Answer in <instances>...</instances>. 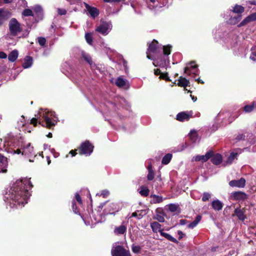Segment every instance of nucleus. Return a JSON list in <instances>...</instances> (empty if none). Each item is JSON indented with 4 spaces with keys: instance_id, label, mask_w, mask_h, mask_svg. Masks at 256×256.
Segmentation results:
<instances>
[{
    "instance_id": "8fccbe9b",
    "label": "nucleus",
    "mask_w": 256,
    "mask_h": 256,
    "mask_svg": "<svg viewBox=\"0 0 256 256\" xmlns=\"http://www.w3.org/2000/svg\"><path fill=\"white\" fill-rule=\"evenodd\" d=\"M72 208L75 214L78 213V211L77 210V208L76 206V202H75L74 200H73L72 202Z\"/></svg>"
},
{
    "instance_id": "c85d7f7f",
    "label": "nucleus",
    "mask_w": 256,
    "mask_h": 256,
    "mask_svg": "<svg viewBox=\"0 0 256 256\" xmlns=\"http://www.w3.org/2000/svg\"><path fill=\"white\" fill-rule=\"evenodd\" d=\"M212 208L216 210H222V203L218 200H216L212 202Z\"/></svg>"
},
{
    "instance_id": "72a5a7b5",
    "label": "nucleus",
    "mask_w": 256,
    "mask_h": 256,
    "mask_svg": "<svg viewBox=\"0 0 256 256\" xmlns=\"http://www.w3.org/2000/svg\"><path fill=\"white\" fill-rule=\"evenodd\" d=\"M139 192L142 196H146L149 194V190L145 186H141Z\"/></svg>"
},
{
    "instance_id": "de8ad7c7",
    "label": "nucleus",
    "mask_w": 256,
    "mask_h": 256,
    "mask_svg": "<svg viewBox=\"0 0 256 256\" xmlns=\"http://www.w3.org/2000/svg\"><path fill=\"white\" fill-rule=\"evenodd\" d=\"M109 192L108 190H103L101 192L100 194H98L100 196H102L103 198H106L109 195Z\"/></svg>"
},
{
    "instance_id": "a19ab883",
    "label": "nucleus",
    "mask_w": 256,
    "mask_h": 256,
    "mask_svg": "<svg viewBox=\"0 0 256 256\" xmlns=\"http://www.w3.org/2000/svg\"><path fill=\"white\" fill-rule=\"evenodd\" d=\"M254 108V105H247L244 107V110L246 112H251Z\"/></svg>"
},
{
    "instance_id": "5701e85b",
    "label": "nucleus",
    "mask_w": 256,
    "mask_h": 256,
    "mask_svg": "<svg viewBox=\"0 0 256 256\" xmlns=\"http://www.w3.org/2000/svg\"><path fill=\"white\" fill-rule=\"evenodd\" d=\"M222 161V157L220 154H217L214 155L212 158V162L218 165L221 163Z\"/></svg>"
},
{
    "instance_id": "a18cd8bd",
    "label": "nucleus",
    "mask_w": 256,
    "mask_h": 256,
    "mask_svg": "<svg viewBox=\"0 0 256 256\" xmlns=\"http://www.w3.org/2000/svg\"><path fill=\"white\" fill-rule=\"evenodd\" d=\"M111 206L112 208V210L115 212H118L121 209L120 207L118 206V204H112Z\"/></svg>"
},
{
    "instance_id": "412c9836",
    "label": "nucleus",
    "mask_w": 256,
    "mask_h": 256,
    "mask_svg": "<svg viewBox=\"0 0 256 256\" xmlns=\"http://www.w3.org/2000/svg\"><path fill=\"white\" fill-rule=\"evenodd\" d=\"M126 230V228L124 225H120L119 226L116 227L114 230V233L116 235L123 234Z\"/></svg>"
},
{
    "instance_id": "680f3d73",
    "label": "nucleus",
    "mask_w": 256,
    "mask_h": 256,
    "mask_svg": "<svg viewBox=\"0 0 256 256\" xmlns=\"http://www.w3.org/2000/svg\"><path fill=\"white\" fill-rule=\"evenodd\" d=\"M70 154H72V156H76V151L72 150L70 151Z\"/></svg>"
},
{
    "instance_id": "cd10ccee",
    "label": "nucleus",
    "mask_w": 256,
    "mask_h": 256,
    "mask_svg": "<svg viewBox=\"0 0 256 256\" xmlns=\"http://www.w3.org/2000/svg\"><path fill=\"white\" fill-rule=\"evenodd\" d=\"M18 52L16 50H12L8 55V60L12 62H14L18 58Z\"/></svg>"
},
{
    "instance_id": "c756f323",
    "label": "nucleus",
    "mask_w": 256,
    "mask_h": 256,
    "mask_svg": "<svg viewBox=\"0 0 256 256\" xmlns=\"http://www.w3.org/2000/svg\"><path fill=\"white\" fill-rule=\"evenodd\" d=\"M160 234L162 236L166 238L167 240H169L170 241L176 244L178 243V241L170 234H167L166 232H164L162 231L160 232Z\"/></svg>"
},
{
    "instance_id": "4d7b16f0",
    "label": "nucleus",
    "mask_w": 256,
    "mask_h": 256,
    "mask_svg": "<svg viewBox=\"0 0 256 256\" xmlns=\"http://www.w3.org/2000/svg\"><path fill=\"white\" fill-rule=\"evenodd\" d=\"M121 0H104V1L106 2H120Z\"/></svg>"
},
{
    "instance_id": "b1692460",
    "label": "nucleus",
    "mask_w": 256,
    "mask_h": 256,
    "mask_svg": "<svg viewBox=\"0 0 256 256\" xmlns=\"http://www.w3.org/2000/svg\"><path fill=\"white\" fill-rule=\"evenodd\" d=\"M32 64V59L30 56H26L24 60V62L22 64V66L24 68H30Z\"/></svg>"
},
{
    "instance_id": "a211bd4d",
    "label": "nucleus",
    "mask_w": 256,
    "mask_h": 256,
    "mask_svg": "<svg viewBox=\"0 0 256 256\" xmlns=\"http://www.w3.org/2000/svg\"><path fill=\"white\" fill-rule=\"evenodd\" d=\"M116 86L120 88H127L128 87L127 81L120 77L118 78L116 80Z\"/></svg>"
},
{
    "instance_id": "4468645a",
    "label": "nucleus",
    "mask_w": 256,
    "mask_h": 256,
    "mask_svg": "<svg viewBox=\"0 0 256 256\" xmlns=\"http://www.w3.org/2000/svg\"><path fill=\"white\" fill-rule=\"evenodd\" d=\"M256 20V12L252 14H251L246 18L238 25V27H242L247 24Z\"/></svg>"
},
{
    "instance_id": "13d9d810",
    "label": "nucleus",
    "mask_w": 256,
    "mask_h": 256,
    "mask_svg": "<svg viewBox=\"0 0 256 256\" xmlns=\"http://www.w3.org/2000/svg\"><path fill=\"white\" fill-rule=\"evenodd\" d=\"M34 10L36 12H40L42 10V8L40 6H36Z\"/></svg>"
},
{
    "instance_id": "e2e57ef3",
    "label": "nucleus",
    "mask_w": 256,
    "mask_h": 256,
    "mask_svg": "<svg viewBox=\"0 0 256 256\" xmlns=\"http://www.w3.org/2000/svg\"><path fill=\"white\" fill-rule=\"evenodd\" d=\"M190 96H191L192 99L193 100V102H196V100H197L196 97V96H192V95H190Z\"/></svg>"
},
{
    "instance_id": "f3484780",
    "label": "nucleus",
    "mask_w": 256,
    "mask_h": 256,
    "mask_svg": "<svg viewBox=\"0 0 256 256\" xmlns=\"http://www.w3.org/2000/svg\"><path fill=\"white\" fill-rule=\"evenodd\" d=\"M7 166V158L0 154V172H6Z\"/></svg>"
},
{
    "instance_id": "ea45409f",
    "label": "nucleus",
    "mask_w": 256,
    "mask_h": 256,
    "mask_svg": "<svg viewBox=\"0 0 256 256\" xmlns=\"http://www.w3.org/2000/svg\"><path fill=\"white\" fill-rule=\"evenodd\" d=\"M140 212L138 210V212H133L132 214V216L129 218H130L132 217H136L138 220L140 219L141 218H142V215L140 213Z\"/></svg>"
},
{
    "instance_id": "dca6fc26",
    "label": "nucleus",
    "mask_w": 256,
    "mask_h": 256,
    "mask_svg": "<svg viewBox=\"0 0 256 256\" xmlns=\"http://www.w3.org/2000/svg\"><path fill=\"white\" fill-rule=\"evenodd\" d=\"M192 116V112H183L178 113L176 116V120L180 122H184L189 120Z\"/></svg>"
},
{
    "instance_id": "603ef678",
    "label": "nucleus",
    "mask_w": 256,
    "mask_h": 256,
    "mask_svg": "<svg viewBox=\"0 0 256 256\" xmlns=\"http://www.w3.org/2000/svg\"><path fill=\"white\" fill-rule=\"evenodd\" d=\"M156 219L159 222H164V218L162 216H158Z\"/></svg>"
},
{
    "instance_id": "5fc2aeb1",
    "label": "nucleus",
    "mask_w": 256,
    "mask_h": 256,
    "mask_svg": "<svg viewBox=\"0 0 256 256\" xmlns=\"http://www.w3.org/2000/svg\"><path fill=\"white\" fill-rule=\"evenodd\" d=\"M250 58L254 62H256V53H252L250 56Z\"/></svg>"
},
{
    "instance_id": "f257e3e1",
    "label": "nucleus",
    "mask_w": 256,
    "mask_h": 256,
    "mask_svg": "<svg viewBox=\"0 0 256 256\" xmlns=\"http://www.w3.org/2000/svg\"><path fill=\"white\" fill-rule=\"evenodd\" d=\"M32 187L30 178H26L16 180L9 191L10 198L17 202L19 206H24L30 196L29 190Z\"/></svg>"
},
{
    "instance_id": "4c0bfd02",
    "label": "nucleus",
    "mask_w": 256,
    "mask_h": 256,
    "mask_svg": "<svg viewBox=\"0 0 256 256\" xmlns=\"http://www.w3.org/2000/svg\"><path fill=\"white\" fill-rule=\"evenodd\" d=\"M85 38L86 40V42L89 44H92V34L90 33H86L85 34Z\"/></svg>"
},
{
    "instance_id": "338daca9",
    "label": "nucleus",
    "mask_w": 256,
    "mask_h": 256,
    "mask_svg": "<svg viewBox=\"0 0 256 256\" xmlns=\"http://www.w3.org/2000/svg\"><path fill=\"white\" fill-rule=\"evenodd\" d=\"M148 8L150 10H152L153 8H154V6L151 5V4L148 5Z\"/></svg>"
},
{
    "instance_id": "774afa93",
    "label": "nucleus",
    "mask_w": 256,
    "mask_h": 256,
    "mask_svg": "<svg viewBox=\"0 0 256 256\" xmlns=\"http://www.w3.org/2000/svg\"><path fill=\"white\" fill-rule=\"evenodd\" d=\"M4 1L6 4H8V3L10 2V0H4Z\"/></svg>"
},
{
    "instance_id": "4be33fe9",
    "label": "nucleus",
    "mask_w": 256,
    "mask_h": 256,
    "mask_svg": "<svg viewBox=\"0 0 256 256\" xmlns=\"http://www.w3.org/2000/svg\"><path fill=\"white\" fill-rule=\"evenodd\" d=\"M150 227L154 232H162L161 230V225L156 222H154L150 224Z\"/></svg>"
},
{
    "instance_id": "1a4fd4ad",
    "label": "nucleus",
    "mask_w": 256,
    "mask_h": 256,
    "mask_svg": "<svg viewBox=\"0 0 256 256\" xmlns=\"http://www.w3.org/2000/svg\"><path fill=\"white\" fill-rule=\"evenodd\" d=\"M212 152L209 151L204 155H198L194 156L192 158V161H201L204 162L207 161L210 157L212 156Z\"/></svg>"
},
{
    "instance_id": "20e7f679",
    "label": "nucleus",
    "mask_w": 256,
    "mask_h": 256,
    "mask_svg": "<svg viewBox=\"0 0 256 256\" xmlns=\"http://www.w3.org/2000/svg\"><path fill=\"white\" fill-rule=\"evenodd\" d=\"M4 146L5 147V150L10 153L14 154H20L22 153V155L28 157L32 156H36L34 148L29 142H24L22 143L20 148L15 149L16 146H15L12 140H8L5 142Z\"/></svg>"
},
{
    "instance_id": "2eb2a0df",
    "label": "nucleus",
    "mask_w": 256,
    "mask_h": 256,
    "mask_svg": "<svg viewBox=\"0 0 256 256\" xmlns=\"http://www.w3.org/2000/svg\"><path fill=\"white\" fill-rule=\"evenodd\" d=\"M11 16V14L3 9L0 8V26Z\"/></svg>"
},
{
    "instance_id": "39448f33",
    "label": "nucleus",
    "mask_w": 256,
    "mask_h": 256,
    "mask_svg": "<svg viewBox=\"0 0 256 256\" xmlns=\"http://www.w3.org/2000/svg\"><path fill=\"white\" fill-rule=\"evenodd\" d=\"M10 34L12 36H16L22 31L20 23L15 18H12L8 24Z\"/></svg>"
},
{
    "instance_id": "473e14b6",
    "label": "nucleus",
    "mask_w": 256,
    "mask_h": 256,
    "mask_svg": "<svg viewBox=\"0 0 256 256\" xmlns=\"http://www.w3.org/2000/svg\"><path fill=\"white\" fill-rule=\"evenodd\" d=\"M237 156L238 153L234 152H232L228 158V160L226 162L227 164H231Z\"/></svg>"
},
{
    "instance_id": "0e129e2a",
    "label": "nucleus",
    "mask_w": 256,
    "mask_h": 256,
    "mask_svg": "<svg viewBox=\"0 0 256 256\" xmlns=\"http://www.w3.org/2000/svg\"><path fill=\"white\" fill-rule=\"evenodd\" d=\"M52 134L51 132H49V133L47 135V136H48V138H52Z\"/></svg>"
},
{
    "instance_id": "c03bdc74",
    "label": "nucleus",
    "mask_w": 256,
    "mask_h": 256,
    "mask_svg": "<svg viewBox=\"0 0 256 256\" xmlns=\"http://www.w3.org/2000/svg\"><path fill=\"white\" fill-rule=\"evenodd\" d=\"M168 208L170 212H174L177 210L178 206L174 204H170Z\"/></svg>"
},
{
    "instance_id": "bf43d9fd",
    "label": "nucleus",
    "mask_w": 256,
    "mask_h": 256,
    "mask_svg": "<svg viewBox=\"0 0 256 256\" xmlns=\"http://www.w3.org/2000/svg\"><path fill=\"white\" fill-rule=\"evenodd\" d=\"M248 4L252 5H256V0H250L248 2Z\"/></svg>"
},
{
    "instance_id": "aec40b11",
    "label": "nucleus",
    "mask_w": 256,
    "mask_h": 256,
    "mask_svg": "<svg viewBox=\"0 0 256 256\" xmlns=\"http://www.w3.org/2000/svg\"><path fill=\"white\" fill-rule=\"evenodd\" d=\"M81 54L84 60H86L91 66L92 68L95 66L94 64H93L92 58L89 54L85 52L84 51H82Z\"/></svg>"
},
{
    "instance_id": "7ed1b4c3",
    "label": "nucleus",
    "mask_w": 256,
    "mask_h": 256,
    "mask_svg": "<svg viewBox=\"0 0 256 256\" xmlns=\"http://www.w3.org/2000/svg\"><path fill=\"white\" fill-rule=\"evenodd\" d=\"M58 120V118L54 112L40 108L38 114L35 115V118L30 120V124L36 126L38 122L42 126L50 128L56 124Z\"/></svg>"
},
{
    "instance_id": "423d86ee",
    "label": "nucleus",
    "mask_w": 256,
    "mask_h": 256,
    "mask_svg": "<svg viewBox=\"0 0 256 256\" xmlns=\"http://www.w3.org/2000/svg\"><path fill=\"white\" fill-rule=\"evenodd\" d=\"M112 24L109 22H102L96 28V31L103 35H107L112 29Z\"/></svg>"
},
{
    "instance_id": "f03ea898",
    "label": "nucleus",
    "mask_w": 256,
    "mask_h": 256,
    "mask_svg": "<svg viewBox=\"0 0 256 256\" xmlns=\"http://www.w3.org/2000/svg\"><path fill=\"white\" fill-rule=\"evenodd\" d=\"M158 42L154 40L148 46L146 52V56L152 60L154 66L162 68L166 66L169 64L168 55L170 54L171 46L168 45L160 48Z\"/></svg>"
},
{
    "instance_id": "0eeeda50",
    "label": "nucleus",
    "mask_w": 256,
    "mask_h": 256,
    "mask_svg": "<svg viewBox=\"0 0 256 256\" xmlns=\"http://www.w3.org/2000/svg\"><path fill=\"white\" fill-rule=\"evenodd\" d=\"M94 146L89 142L86 141L82 144L80 148V154L89 156L93 151Z\"/></svg>"
},
{
    "instance_id": "6e6d98bb",
    "label": "nucleus",
    "mask_w": 256,
    "mask_h": 256,
    "mask_svg": "<svg viewBox=\"0 0 256 256\" xmlns=\"http://www.w3.org/2000/svg\"><path fill=\"white\" fill-rule=\"evenodd\" d=\"M178 234L179 236V238H178L179 240L182 239L183 238L184 236V233L182 231H180V230H178Z\"/></svg>"
},
{
    "instance_id": "bb28decb",
    "label": "nucleus",
    "mask_w": 256,
    "mask_h": 256,
    "mask_svg": "<svg viewBox=\"0 0 256 256\" xmlns=\"http://www.w3.org/2000/svg\"><path fill=\"white\" fill-rule=\"evenodd\" d=\"M202 219V216H197L195 220L192 222L190 223L188 225V228H193L196 227L197 224L199 223Z\"/></svg>"
},
{
    "instance_id": "09e8293b",
    "label": "nucleus",
    "mask_w": 256,
    "mask_h": 256,
    "mask_svg": "<svg viewBox=\"0 0 256 256\" xmlns=\"http://www.w3.org/2000/svg\"><path fill=\"white\" fill-rule=\"evenodd\" d=\"M58 12L60 16L65 15L66 14V10L64 8H58Z\"/></svg>"
},
{
    "instance_id": "2f4dec72",
    "label": "nucleus",
    "mask_w": 256,
    "mask_h": 256,
    "mask_svg": "<svg viewBox=\"0 0 256 256\" xmlns=\"http://www.w3.org/2000/svg\"><path fill=\"white\" fill-rule=\"evenodd\" d=\"M172 158V154H168L164 156L162 158V163L164 164H168Z\"/></svg>"
},
{
    "instance_id": "ddd939ff",
    "label": "nucleus",
    "mask_w": 256,
    "mask_h": 256,
    "mask_svg": "<svg viewBox=\"0 0 256 256\" xmlns=\"http://www.w3.org/2000/svg\"><path fill=\"white\" fill-rule=\"evenodd\" d=\"M84 4L88 14L92 17L95 18L98 15L99 10L96 8L92 7L86 2H84Z\"/></svg>"
},
{
    "instance_id": "6e6552de",
    "label": "nucleus",
    "mask_w": 256,
    "mask_h": 256,
    "mask_svg": "<svg viewBox=\"0 0 256 256\" xmlns=\"http://www.w3.org/2000/svg\"><path fill=\"white\" fill-rule=\"evenodd\" d=\"M112 256H130V252L120 246L113 248L112 250Z\"/></svg>"
},
{
    "instance_id": "e433bc0d",
    "label": "nucleus",
    "mask_w": 256,
    "mask_h": 256,
    "mask_svg": "<svg viewBox=\"0 0 256 256\" xmlns=\"http://www.w3.org/2000/svg\"><path fill=\"white\" fill-rule=\"evenodd\" d=\"M152 196V202L154 204L160 203L162 201V196H156L155 194Z\"/></svg>"
},
{
    "instance_id": "69168bd1",
    "label": "nucleus",
    "mask_w": 256,
    "mask_h": 256,
    "mask_svg": "<svg viewBox=\"0 0 256 256\" xmlns=\"http://www.w3.org/2000/svg\"><path fill=\"white\" fill-rule=\"evenodd\" d=\"M196 80L198 82H200L202 84L204 83V82L200 80V78L196 79Z\"/></svg>"
},
{
    "instance_id": "a878e982",
    "label": "nucleus",
    "mask_w": 256,
    "mask_h": 256,
    "mask_svg": "<svg viewBox=\"0 0 256 256\" xmlns=\"http://www.w3.org/2000/svg\"><path fill=\"white\" fill-rule=\"evenodd\" d=\"M189 84V80H186V78L182 76H180L178 80V85L182 87H186Z\"/></svg>"
},
{
    "instance_id": "c9c22d12",
    "label": "nucleus",
    "mask_w": 256,
    "mask_h": 256,
    "mask_svg": "<svg viewBox=\"0 0 256 256\" xmlns=\"http://www.w3.org/2000/svg\"><path fill=\"white\" fill-rule=\"evenodd\" d=\"M189 136L193 142H196L198 139L197 134L195 130H191L189 134Z\"/></svg>"
},
{
    "instance_id": "6ab92c4d",
    "label": "nucleus",
    "mask_w": 256,
    "mask_h": 256,
    "mask_svg": "<svg viewBox=\"0 0 256 256\" xmlns=\"http://www.w3.org/2000/svg\"><path fill=\"white\" fill-rule=\"evenodd\" d=\"M244 212L243 210L240 209V208H236L234 210V214L240 220H244L246 216L244 215Z\"/></svg>"
},
{
    "instance_id": "58836bf2",
    "label": "nucleus",
    "mask_w": 256,
    "mask_h": 256,
    "mask_svg": "<svg viewBox=\"0 0 256 256\" xmlns=\"http://www.w3.org/2000/svg\"><path fill=\"white\" fill-rule=\"evenodd\" d=\"M22 14L25 16H32L33 12L31 10L27 8L22 12Z\"/></svg>"
},
{
    "instance_id": "37998d69",
    "label": "nucleus",
    "mask_w": 256,
    "mask_h": 256,
    "mask_svg": "<svg viewBox=\"0 0 256 256\" xmlns=\"http://www.w3.org/2000/svg\"><path fill=\"white\" fill-rule=\"evenodd\" d=\"M38 40L40 45L42 46H44L46 42V40L44 38L42 37L38 38Z\"/></svg>"
},
{
    "instance_id": "3c124183",
    "label": "nucleus",
    "mask_w": 256,
    "mask_h": 256,
    "mask_svg": "<svg viewBox=\"0 0 256 256\" xmlns=\"http://www.w3.org/2000/svg\"><path fill=\"white\" fill-rule=\"evenodd\" d=\"M75 197H76V201L80 204H82V199H81V198L80 196L78 194L76 193V196H75Z\"/></svg>"
},
{
    "instance_id": "f704fd0d",
    "label": "nucleus",
    "mask_w": 256,
    "mask_h": 256,
    "mask_svg": "<svg viewBox=\"0 0 256 256\" xmlns=\"http://www.w3.org/2000/svg\"><path fill=\"white\" fill-rule=\"evenodd\" d=\"M244 8L240 5H236L232 11L235 13H242L244 12Z\"/></svg>"
},
{
    "instance_id": "9b49d317",
    "label": "nucleus",
    "mask_w": 256,
    "mask_h": 256,
    "mask_svg": "<svg viewBox=\"0 0 256 256\" xmlns=\"http://www.w3.org/2000/svg\"><path fill=\"white\" fill-rule=\"evenodd\" d=\"M231 198L236 200H244L247 198V195L244 192H236L231 194Z\"/></svg>"
},
{
    "instance_id": "79ce46f5",
    "label": "nucleus",
    "mask_w": 256,
    "mask_h": 256,
    "mask_svg": "<svg viewBox=\"0 0 256 256\" xmlns=\"http://www.w3.org/2000/svg\"><path fill=\"white\" fill-rule=\"evenodd\" d=\"M141 248L138 246H132V250L134 253L138 254L140 252Z\"/></svg>"
},
{
    "instance_id": "052dcab7",
    "label": "nucleus",
    "mask_w": 256,
    "mask_h": 256,
    "mask_svg": "<svg viewBox=\"0 0 256 256\" xmlns=\"http://www.w3.org/2000/svg\"><path fill=\"white\" fill-rule=\"evenodd\" d=\"M186 220H180V224L181 225H184L186 224Z\"/></svg>"
},
{
    "instance_id": "864d4df0",
    "label": "nucleus",
    "mask_w": 256,
    "mask_h": 256,
    "mask_svg": "<svg viewBox=\"0 0 256 256\" xmlns=\"http://www.w3.org/2000/svg\"><path fill=\"white\" fill-rule=\"evenodd\" d=\"M7 57L6 54L3 52H0V58H6Z\"/></svg>"
},
{
    "instance_id": "49530a36",
    "label": "nucleus",
    "mask_w": 256,
    "mask_h": 256,
    "mask_svg": "<svg viewBox=\"0 0 256 256\" xmlns=\"http://www.w3.org/2000/svg\"><path fill=\"white\" fill-rule=\"evenodd\" d=\"M210 197V194L208 192H204L202 197V200L204 202H206L208 200Z\"/></svg>"
},
{
    "instance_id": "f8f14e48",
    "label": "nucleus",
    "mask_w": 256,
    "mask_h": 256,
    "mask_svg": "<svg viewBox=\"0 0 256 256\" xmlns=\"http://www.w3.org/2000/svg\"><path fill=\"white\" fill-rule=\"evenodd\" d=\"M246 184V180L241 178L238 180H232L230 182L229 185L232 187L244 188Z\"/></svg>"
},
{
    "instance_id": "393cba45",
    "label": "nucleus",
    "mask_w": 256,
    "mask_h": 256,
    "mask_svg": "<svg viewBox=\"0 0 256 256\" xmlns=\"http://www.w3.org/2000/svg\"><path fill=\"white\" fill-rule=\"evenodd\" d=\"M154 74L156 76L160 75V78L165 80H170V78L168 76V74L162 73L159 69L154 70Z\"/></svg>"
},
{
    "instance_id": "9d476101",
    "label": "nucleus",
    "mask_w": 256,
    "mask_h": 256,
    "mask_svg": "<svg viewBox=\"0 0 256 256\" xmlns=\"http://www.w3.org/2000/svg\"><path fill=\"white\" fill-rule=\"evenodd\" d=\"M194 62H190L187 66L184 68V72L186 74L190 75L193 74L196 75L198 74V70H196L197 66L194 64Z\"/></svg>"
},
{
    "instance_id": "7c9ffc66",
    "label": "nucleus",
    "mask_w": 256,
    "mask_h": 256,
    "mask_svg": "<svg viewBox=\"0 0 256 256\" xmlns=\"http://www.w3.org/2000/svg\"><path fill=\"white\" fill-rule=\"evenodd\" d=\"M148 179L149 180H152L154 178V174L152 169V165L150 164L148 167Z\"/></svg>"
}]
</instances>
